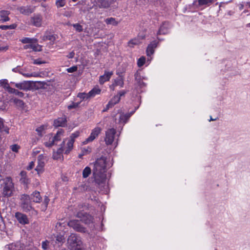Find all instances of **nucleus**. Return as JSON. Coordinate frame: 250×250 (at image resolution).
I'll use <instances>...</instances> for the list:
<instances>
[{
	"label": "nucleus",
	"mask_w": 250,
	"mask_h": 250,
	"mask_svg": "<svg viewBox=\"0 0 250 250\" xmlns=\"http://www.w3.org/2000/svg\"><path fill=\"white\" fill-rule=\"evenodd\" d=\"M8 46L0 47V51H6L8 49Z\"/></svg>",
	"instance_id": "obj_61"
},
{
	"label": "nucleus",
	"mask_w": 250,
	"mask_h": 250,
	"mask_svg": "<svg viewBox=\"0 0 250 250\" xmlns=\"http://www.w3.org/2000/svg\"><path fill=\"white\" fill-rule=\"evenodd\" d=\"M169 23L167 21H165L161 25L157 32V35L167 34L168 31Z\"/></svg>",
	"instance_id": "obj_20"
},
{
	"label": "nucleus",
	"mask_w": 250,
	"mask_h": 250,
	"mask_svg": "<svg viewBox=\"0 0 250 250\" xmlns=\"http://www.w3.org/2000/svg\"><path fill=\"white\" fill-rule=\"evenodd\" d=\"M135 80L137 84L141 87L143 88L146 86V84L143 82L141 76L138 72L135 74Z\"/></svg>",
	"instance_id": "obj_28"
},
{
	"label": "nucleus",
	"mask_w": 250,
	"mask_h": 250,
	"mask_svg": "<svg viewBox=\"0 0 250 250\" xmlns=\"http://www.w3.org/2000/svg\"><path fill=\"white\" fill-rule=\"evenodd\" d=\"M76 216L80 219V220L86 225H90L93 223V218L89 214L83 211H79Z\"/></svg>",
	"instance_id": "obj_8"
},
{
	"label": "nucleus",
	"mask_w": 250,
	"mask_h": 250,
	"mask_svg": "<svg viewBox=\"0 0 250 250\" xmlns=\"http://www.w3.org/2000/svg\"><path fill=\"white\" fill-rule=\"evenodd\" d=\"M46 161V156L44 154H40L38 157V165L35 168L38 174L43 171L45 163Z\"/></svg>",
	"instance_id": "obj_9"
},
{
	"label": "nucleus",
	"mask_w": 250,
	"mask_h": 250,
	"mask_svg": "<svg viewBox=\"0 0 250 250\" xmlns=\"http://www.w3.org/2000/svg\"><path fill=\"white\" fill-rule=\"evenodd\" d=\"M82 154L80 155V157H81V156L85 155L90 152V150H89V148L86 149V148H83L82 149Z\"/></svg>",
	"instance_id": "obj_55"
},
{
	"label": "nucleus",
	"mask_w": 250,
	"mask_h": 250,
	"mask_svg": "<svg viewBox=\"0 0 250 250\" xmlns=\"http://www.w3.org/2000/svg\"><path fill=\"white\" fill-rule=\"evenodd\" d=\"M46 39L50 41H54L55 40V37L53 35H50L46 36Z\"/></svg>",
	"instance_id": "obj_59"
},
{
	"label": "nucleus",
	"mask_w": 250,
	"mask_h": 250,
	"mask_svg": "<svg viewBox=\"0 0 250 250\" xmlns=\"http://www.w3.org/2000/svg\"><path fill=\"white\" fill-rule=\"evenodd\" d=\"M247 5H248V6L250 8V2H248L247 3Z\"/></svg>",
	"instance_id": "obj_64"
},
{
	"label": "nucleus",
	"mask_w": 250,
	"mask_h": 250,
	"mask_svg": "<svg viewBox=\"0 0 250 250\" xmlns=\"http://www.w3.org/2000/svg\"><path fill=\"white\" fill-rule=\"evenodd\" d=\"M63 133L64 131L62 129L58 130L56 134L53 137L51 138L52 142H54L55 145H57L58 142L61 141Z\"/></svg>",
	"instance_id": "obj_27"
},
{
	"label": "nucleus",
	"mask_w": 250,
	"mask_h": 250,
	"mask_svg": "<svg viewBox=\"0 0 250 250\" xmlns=\"http://www.w3.org/2000/svg\"><path fill=\"white\" fill-rule=\"evenodd\" d=\"M0 85L3 87V88L8 92V87H11L9 86V84L8 83L7 80L6 79L0 80Z\"/></svg>",
	"instance_id": "obj_41"
},
{
	"label": "nucleus",
	"mask_w": 250,
	"mask_h": 250,
	"mask_svg": "<svg viewBox=\"0 0 250 250\" xmlns=\"http://www.w3.org/2000/svg\"><path fill=\"white\" fill-rule=\"evenodd\" d=\"M134 112L130 114H121L120 116L119 122L121 123L125 124L127 122L130 117L133 114Z\"/></svg>",
	"instance_id": "obj_30"
},
{
	"label": "nucleus",
	"mask_w": 250,
	"mask_h": 250,
	"mask_svg": "<svg viewBox=\"0 0 250 250\" xmlns=\"http://www.w3.org/2000/svg\"><path fill=\"white\" fill-rule=\"evenodd\" d=\"M113 74V71L109 72L105 71L104 74L103 75L100 76L99 78V83L101 84H103L105 82L109 81Z\"/></svg>",
	"instance_id": "obj_18"
},
{
	"label": "nucleus",
	"mask_w": 250,
	"mask_h": 250,
	"mask_svg": "<svg viewBox=\"0 0 250 250\" xmlns=\"http://www.w3.org/2000/svg\"><path fill=\"white\" fill-rule=\"evenodd\" d=\"M215 120H216V119H213V118H212V117H210V119H209V121H215Z\"/></svg>",
	"instance_id": "obj_63"
},
{
	"label": "nucleus",
	"mask_w": 250,
	"mask_h": 250,
	"mask_svg": "<svg viewBox=\"0 0 250 250\" xmlns=\"http://www.w3.org/2000/svg\"><path fill=\"white\" fill-rule=\"evenodd\" d=\"M45 62H42V61L40 59H36V60H34V62H33V63L35 64H38V65H40V64H42V63H44Z\"/></svg>",
	"instance_id": "obj_56"
},
{
	"label": "nucleus",
	"mask_w": 250,
	"mask_h": 250,
	"mask_svg": "<svg viewBox=\"0 0 250 250\" xmlns=\"http://www.w3.org/2000/svg\"><path fill=\"white\" fill-rule=\"evenodd\" d=\"M107 158L102 156L97 159L94 163L93 169V176L95 184L99 187H104L105 184L107 167H111Z\"/></svg>",
	"instance_id": "obj_1"
},
{
	"label": "nucleus",
	"mask_w": 250,
	"mask_h": 250,
	"mask_svg": "<svg viewBox=\"0 0 250 250\" xmlns=\"http://www.w3.org/2000/svg\"><path fill=\"white\" fill-rule=\"evenodd\" d=\"M79 136V132H75L71 135L70 139L67 143L66 148L65 149V154H68L70 152V151L72 149L75 139V138H77Z\"/></svg>",
	"instance_id": "obj_11"
},
{
	"label": "nucleus",
	"mask_w": 250,
	"mask_h": 250,
	"mask_svg": "<svg viewBox=\"0 0 250 250\" xmlns=\"http://www.w3.org/2000/svg\"><path fill=\"white\" fill-rule=\"evenodd\" d=\"M158 42L156 41H153L148 44L146 49V54L148 56H150L154 52V49L157 46Z\"/></svg>",
	"instance_id": "obj_21"
},
{
	"label": "nucleus",
	"mask_w": 250,
	"mask_h": 250,
	"mask_svg": "<svg viewBox=\"0 0 250 250\" xmlns=\"http://www.w3.org/2000/svg\"><path fill=\"white\" fill-rule=\"evenodd\" d=\"M15 217L19 223L22 225L28 224L29 223L28 218L27 215L24 214L17 212L15 213Z\"/></svg>",
	"instance_id": "obj_16"
},
{
	"label": "nucleus",
	"mask_w": 250,
	"mask_h": 250,
	"mask_svg": "<svg viewBox=\"0 0 250 250\" xmlns=\"http://www.w3.org/2000/svg\"><path fill=\"white\" fill-rule=\"evenodd\" d=\"M10 11L7 10H1L0 11V21L1 22H4L10 20L9 15Z\"/></svg>",
	"instance_id": "obj_24"
},
{
	"label": "nucleus",
	"mask_w": 250,
	"mask_h": 250,
	"mask_svg": "<svg viewBox=\"0 0 250 250\" xmlns=\"http://www.w3.org/2000/svg\"><path fill=\"white\" fill-rule=\"evenodd\" d=\"M68 225L72 228H73L75 230L81 232H85L86 230V229L83 227L79 223V221L77 220H72L69 221L68 223Z\"/></svg>",
	"instance_id": "obj_10"
},
{
	"label": "nucleus",
	"mask_w": 250,
	"mask_h": 250,
	"mask_svg": "<svg viewBox=\"0 0 250 250\" xmlns=\"http://www.w3.org/2000/svg\"><path fill=\"white\" fill-rule=\"evenodd\" d=\"M9 130V129L7 126L4 125L3 120L0 118V132H4L6 134H8Z\"/></svg>",
	"instance_id": "obj_38"
},
{
	"label": "nucleus",
	"mask_w": 250,
	"mask_h": 250,
	"mask_svg": "<svg viewBox=\"0 0 250 250\" xmlns=\"http://www.w3.org/2000/svg\"><path fill=\"white\" fill-rule=\"evenodd\" d=\"M10 83L14 84L18 89L26 91L33 89L35 86V82L30 81H24L19 83L11 82Z\"/></svg>",
	"instance_id": "obj_6"
},
{
	"label": "nucleus",
	"mask_w": 250,
	"mask_h": 250,
	"mask_svg": "<svg viewBox=\"0 0 250 250\" xmlns=\"http://www.w3.org/2000/svg\"><path fill=\"white\" fill-rule=\"evenodd\" d=\"M21 178L20 182L21 184L25 186L26 189L28 188V186L30 182V179L27 177V172L25 171H21L20 174Z\"/></svg>",
	"instance_id": "obj_17"
},
{
	"label": "nucleus",
	"mask_w": 250,
	"mask_h": 250,
	"mask_svg": "<svg viewBox=\"0 0 250 250\" xmlns=\"http://www.w3.org/2000/svg\"><path fill=\"white\" fill-rule=\"evenodd\" d=\"M31 200L35 203H39L41 202L42 198L39 191H35L30 196Z\"/></svg>",
	"instance_id": "obj_25"
},
{
	"label": "nucleus",
	"mask_w": 250,
	"mask_h": 250,
	"mask_svg": "<svg viewBox=\"0 0 250 250\" xmlns=\"http://www.w3.org/2000/svg\"><path fill=\"white\" fill-rule=\"evenodd\" d=\"M101 90L98 86L94 87L89 92L88 94L91 97H93L95 95L99 94L101 93Z\"/></svg>",
	"instance_id": "obj_36"
},
{
	"label": "nucleus",
	"mask_w": 250,
	"mask_h": 250,
	"mask_svg": "<svg viewBox=\"0 0 250 250\" xmlns=\"http://www.w3.org/2000/svg\"><path fill=\"white\" fill-rule=\"evenodd\" d=\"M116 86L115 85V84L113 83L110 86H109V88L111 90H115V88Z\"/></svg>",
	"instance_id": "obj_62"
},
{
	"label": "nucleus",
	"mask_w": 250,
	"mask_h": 250,
	"mask_svg": "<svg viewBox=\"0 0 250 250\" xmlns=\"http://www.w3.org/2000/svg\"><path fill=\"white\" fill-rule=\"evenodd\" d=\"M55 3L58 8L62 7L66 4V0H57Z\"/></svg>",
	"instance_id": "obj_44"
},
{
	"label": "nucleus",
	"mask_w": 250,
	"mask_h": 250,
	"mask_svg": "<svg viewBox=\"0 0 250 250\" xmlns=\"http://www.w3.org/2000/svg\"><path fill=\"white\" fill-rule=\"evenodd\" d=\"M78 67L77 66H73L71 67H69L66 69V71L68 73H73L77 70Z\"/></svg>",
	"instance_id": "obj_53"
},
{
	"label": "nucleus",
	"mask_w": 250,
	"mask_h": 250,
	"mask_svg": "<svg viewBox=\"0 0 250 250\" xmlns=\"http://www.w3.org/2000/svg\"><path fill=\"white\" fill-rule=\"evenodd\" d=\"M44 145L45 146L47 147H50L55 144H54V142H52V138L51 137H49V141L44 142Z\"/></svg>",
	"instance_id": "obj_52"
},
{
	"label": "nucleus",
	"mask_w": 250,
	"mask_h": 250,
	"mask_svg": "<svg viewBox=\"0 0 250 250\" xmlns=\"http://www.w3.org/2000/svg\"><path fill=\"white\" fill-rule=\"evenodd\" d=\"M64 146H65V141H64V140H63L61 145V147H59L56 152H54L53 153V158L54 159L58 160V159H61V158L62 157V154L63 151L64 150L65 151V149L66 148V146L65 147L63 148L64 147Z\"/></svg>",
	"instance_id": "obj_15"
},
{
	"label": "nucleus",
	"mask_w": 250,
	"mask_h": 250,
	"mask_svg": "<svg viewBox=\"0 0 250 250\" xmlns=\"http://www.w3.org/2000/svg\"><path fill=\"white\" fill-rule=\"evenodd\" d=\"M64 236L62 234H57L54 236V238L52 239V243H55V244H62L64 242Z\"/></svg>",
	"instance_id": "obj_29"
},
{
	"label": "nucleus",
	"mask_w": 250,
	"mask_h": 250,
	"mask_svg": "<svg viewBox=\"0 0 250 250\" xmlns=\"http://www.w3.org/2000/svg\"><path fill=\"white\" fill-rule=\"evenodd\" d=\"M20 206L22 210L28 212L33 209L31 205L30 196L26 194H23L20 196Z\"/></svg>",
	"instance_id": "obj_3"
},
{
	"label": "nucleus",
	"mask_w": 250,
	"mask_h": 250,
	"mask_svg": "<svg viewBox=\"0 0 250 250\" xmlns=\"http://www.w3.org/2000/svg\"><path fill=\"white\" fill-rule=\"evenodd\" d=\"M77 97L81 99V101L83 100H85L90 98V96L88 94V93H86L85 92L83 93H79L77 95Z\"/></svg>",
	"instance_id": "obj_42"
},
{
	"label": "nucleus",
	"mask_w": 250,
	"mask_h": 250,
	"mask_svg": "<svg viewBox=\"0 0 250 250\" xmlns=\"http://www.w3.org/2000/svg\"><path fill=\"white\" fill-rule=\"evenodd\" d=\"M3 185L2 194L4 197H10L14 191V184L10 177L2 179L0 175V188Z\"/></svg>",
	"instance_id": "obj_2"
},
{
	"label": "nucleus",
	"mask_w": 250,
	"mask_h": 250,
	"mask_svg": "<svg viewBox=\"0 0 250 250\" xmlns=\"http://www.w3.org/2000/svg\"><path fill=\"white\" fill-rule=\"evenodd\" d=\"M20 148V146L17 144L12 145L10 146L11 149L15 152H18Z\"/></svg>",
	"instance_id": "obj_51"
},
{
	"label": "nucleus",
	"mask_w": 250,
	"mask_h": 250,
	"mask_svg": "<svg viewBox=\"0 0 250 250\" xmlns=\"http://www.w3.org/2000/svg\"><path fill=\"white\" fill-rule=\"evenodd\" d=\"M81 103V101H80L79 102H77V103L72 102L70 105H68L67 108L69 110H71L72 109H75V108H77L78 107H79Z\"/></svg>",
	"instance_id": "obj_46"
},
{
	"label": "nucleus",
	"mask_w": 250,
	"mask_h": 250,
	"mask_svg": "<svg viewBox=\"0 0 250 250\" xmlns=\"http://www.w3.org/2000/svg\"><path fill=\"white\" fill-rule=\"evenodd\" d=\"M91 173V169L89 167H86L83 171V177L84 178L88 177Z\"/></svg>",
	"instance_id": "obj_40"
},
{
	"label": "nucleus",
	"mask_w": 250,
	"mask_h": 250,
	"mask_svg": "<svg viewBox=\"0 0 250 250\" xmlns=\"http://www.w3.org/2000/svg\"><path fill=\"white\" fill-rule=\"evenodd\" d=\"M140 43V40L138 39H137V38H135V39H133L130 40L128 42V45L129 46H130L131 47H133L134 45L138 44Z\"/></svg>",
	"instance_id": "obj_43"
},
{
	"label": "nucleus",
	"mask_w": 250,
	"mask_h": 250,
	"mask_svg": "<svg viewBox=\"0 0 250 250\" xmlns=\"http://www.w3.org/2000/svg\"><path fill=\"white\" fill-rule=\"evenodd\" d=\"M24 49H31L34 51H41L42 50V46L36 43H31L24 45Z\"/></svg>",
	"instance_id": "obj_22"
},
{
	"label": "nucleus",
	"mask_w": 250,
	"mask_h": 250,
	"mask_svg": "<svg viewBox=\"0 0 250 250\" xmlns=\"http://www.w3.org/2000/svg\"><path fill=\"white\" fill-rule=\"evenodd\" d=\"M21 42L22 43H36L38 42V40L35 38H24L21 39Z\"/></svg>",
	"instance_id": "obj_37"
},
{
	"label": "nucleus",
	"mask_w": 250,
	"mask_h": 250,
	"mask_svg": "<svg viewBox=\"0 0 250 250\" xmlns=\"http://www.w3.org/2000/svg\"><path fill=\"white\" fill-rule=\"evenodd\" d=\"M104 21L107 24H110L113 26H116L119 23V21H116L115 18L112 17L105 19Z\"/></svg>",
	"instance_id": "obj_35"
},
{
	"label": "nucleus",
	"mask_w": 250,
	"mask_h": 250,
	"mask_svg": "<svg viewBox=\"0 0 250 250\" xmlns=\"http://www.w3.org/2000/svg\"><path fill=\"white\" fill-rule=\"evenodd\" d=\"M67 243L72 249L74 250H82L81 245L82 242L79 237L76 234L72 233L68 237Z\"/></svg>",
	"instance_id": "obj_4"
},
{
	"label": "nucleus",
	"mask_w": 250,
	"mask_h": 250,
	"mask_svg": "<svg viewBox=\"0 0 250 250\" xmlns=\"http://www.w3.org/2000/svg\"><path fill=\"white\" fill-rule=\"evenodd\" d=\"M213 0H197L194 2V4L196 6H200L204 5H209L213 2Z\"/></svg>",
	"instance_id": "obj_31"
},
{
	"label": "nucleus",
	"mask_w": 250,
	"mask_h": 250,
	"mask_svg": "<svg viewBox=\"0 0 250 250\" xmlns=\"http://www.w3.org/2000/svg\"><path fill=\"white\" fill-rule=\"evenodd\" d=\"M7 250H39L33 246H27L20 242L13 243L5 246Z\"/></svg>",
	"instance_id": "obj_5"
},
{
	"label": "nucleus",
	"mask_w": 250,
	"mask_h": 250,
	"mask_svg": "<svg viewBox=\"0 0 250 250\" xmlns=\"http://www.w3.org/2000/svg\"><path fill=\"white\" fill-rule=\"evenodd\" d=\"M49 242L47 240L42 241V248L43 250H46L49 247Z\"/></svg>",
	"instance_id": "obj_50"
},
{
	"label": "nucleus",
	"mask_w": 250,
	"mask_h": 250,
	"mask_svg": "<svg viewBox=\"0 0 250 250\" xmlns=\"http://www.w3.org/2000/svg\"><path fill=\"white\" fill-rule=\"evenodd\" d=\"M120 96L115 95L108 102L106 105V108L103 110L105 111L109 109L110 108L113 107L114 105L118 103L120 101Z\"/></svg>",
	"instance_id": "obj_23"
},
{
	"label": "nucleus",
	"mask_w": 250,
	"mask_h": 250,
	"mask_svg": "<svg viewBox=\"0 0 250 250\" xmlns=\"http://www.w3.org/2000/svg\"><path fill=\"white\" fill-rule=\"evenodd\" d=\"M47 126L44 125H41L40 127H38L36 129V131L38 132V134L40 136H42V134L43 133V131L45 130V128H46Z\"/></svg>",
	"instance_id": "obj_45"
},
{
	"label": "nucleus",
	"mask_w": 250,
	"mask_h": 250,
	"mask_svg": "<svg viewBox=\"0 0 250 250\" xmlns=\"http://www.w3.org/2000/svg\"><path fill=\"white\" fill-rule=\"evenodd\" d=\"M34 167V162L33 161L31 162L29 165L27 167V169L28 170H31Z\"/></svg>",
	"instance_id": "obj_57"
},
{
	"label": "nucleus",
	"mask_w": 250,
	"mask_h": 250,
	"mask_svg": "<svg viewBox=\"0 0 250 250\" xmlns=\"http://www.w3.org/2000/svg\"><path fill=\"white\" fill-rule=\"evenodd\" d=\"M73 26L75 29V30L79 32H81L83 30V26L79 23L74 24Z\"/></svg>",
	"instance_id": "obj_49"
},
{
	"label": "nucleus",
	"mask_w": 250,
	"mask_h": 250,
	"mask_svg": "<svg viewBox=\"0 0 250 250\" xmlns=\"http://www.w3.org/2000/svg\"><path fill=\"white\" fill-rule=\"evenodd\" d=\"M116 130L112 128H109L105 131L104 141L106 145H110L113 143L115 138Z\"/></svg>",
	"instance_id": "obj_7"
},
{
	"label": "nucleus",
	"mask_w": 250,
	"mask_h": 250,
	"mask_svg": "<svg viewBox=\"0 0 250 250\" xmlns=\"http://www.w3.org/2000/svg\"><path fill=\"white\" fill-rule=\"evenodd\" d=\"M8 92L9 93L14 94L15 95L18 96L20 98H23L25 94L22 92L19 91L18 89L13 88L12 87H8Z\"/></svg>",
	"instance_id": "obj_32"
},
{
	"label": "nucleus",
	"mask_w": 250,
	"mask_h": 250,
	"mask_svg": "<svg viewBox=\"0 0 250 250\" xmlns=\"http://www.w3.org/2000/svg\"><path fill=\"white\" fill-rule=\"evenodd\" d=\"M11 101L13 102L19 108H21V109L23 108L25 104L23 101L16 98H13L11 99Z\"/></svg>",
	"instance_id": "obj_33"
},
{
	"label": "nucleus",
	"mask_w": 250,
	"mask_h": 250,
	"mask_svg": "<svg viewBox=\"0 0 250 250\" xmlns=\"http://www.w3.org/2000/svg\"><path fill=\"white\" fill-rule=\"evenodd\" d=\"M17 25L15 24H12L10 25H1L0 26V29L2 30H6L8 29H15Z\"/></svg>",
	"instance_id": "obj_47"
},
{
	"label": "nucleus",
	"mask_w": 250,
	"mask_h": 250,
	"mask_svg": "<svg viewBox=\"0 0 250 250\" xmlns=\"http://www.w3.org/2000/svg\"><path fill=\"white\" fill-rule=\"evenodd\" d=\"M49 199L48 198V197L47 196H45L44 198V200H43V206H44L43 209H46V208L47 207L48 204L49 203Z\"/></svg>",
	"instance_id": "obj_54"
},
{
	"label": "nucleus",
	"mask_w": 250,
	"mask_h": 250,
	"mask_svg": "<svg viewBox=\"0 0 250 250\" xmlns=\"http://www.w3.org/2000/svg\"><path fill=\"white\" fill-rule=\"evenodd\" d=\"M115 85L120 86L121 87H123L124 85V80L122 78L119 77L115 79L113 82Z\"/></svg>",
	"instance_id": "obj_39"
},
{
	"label": "nucleus",
	"mask_w": 250,
	"mask_h": 250,
	"mask_svg": "<svg viewBox=\"0 0 250 250\" xmlns=\"http://www.w3.org/2000/svg\"><path fill=\"white\" fill-rule=\"evenodd\" d=\"M42 17L41 15H35L33 16L31 19V23L37 27H40L42 23Z\"/></svg>",
	"instance_id": "obj_19"
},
{
	"label": "nucleus",
	"mask_w": 250,
	"mask_h": 250,
	"mask_svg": "<svg viewBox=\"0 0 250 250\" xmlns=\"http://www.w3.org/2000/svg\"><path fill=\"white\" fill-rule=\"evenodd\" d=\"M126 93V91L122 90V91H120L119 92H118V94L116 95L120 96V98L121 99V97L123 96H124Z\"/></svg>",
	"instance_id": "obj_58"
},
{
	"label": "nucleus",
	"mask_w": 250,
	"mask_h": 250,
	"mask_svg": "<svg viewBox=\"0 0 250 250\" xmlns=\"http://www.w3.org/2000/svg\"><path fill=\"white\" fill-rule=\"evenodd\" d=\"M146 62L145 57L142 56L140 57L137 61V65L139 67H142Z\"/></svg>",
	"instance_id": "obj_48"
},
{
	"label": "nucleus",
	"mask_w": 250,
	"mask_h": 250,
	"mask_svg": "<svg viewBox=\"0 0 250 250\" xmlns=\"http://www.w3.org/2000/svg\"><path fill=\"white\" fill-rule=\"evenodd\" d=\"M66 120L65 117H59L54 121V125L56 127L64 126L66 125Z\"/></svg>",
	"instance_id": "obj_26"
},
{
	"label": "nucleus",
	"mask_w": 250,
	"mask_h": 250,
	"mask_svg": "<svg viewBox=\"0 0 250 250\" xmlns=\"http://www.w3.org/2000/svg\"><path fill=\"white\" fill-rule=\"evenodd\" d=\"M96 4L94 5V7L100 8H107L112 3V0H95Z\"/></svg>",
	"instance_id": "obj_14"
},
{
	"label": "nucleus",
	"mask_w": 250,
	"mask_h": 250,
	"mask_svg": "<svg viewBox=\"0 0 250 250\" xmlns=\"http://www.w3.org/2000/svg\"><path fill=\"white\" fill-rule=\"evenodd\" d=\"M12 71L14 72H18L24 77L27 78H30L32 77H38L40 75L37 72L25 73L23 69L20 68V66H18L17 67L13 68Z\"/></svg>",
	"instance_id": "obj_12"
},
{
	"label": "nucleus",
	"mask_w": 250,
	"mask_h": 250,
	"mask_svg": "<svg viewBox=\"0 0 250 250\" xmlns=\"http://www.w3.org/2000/svg\"><path fill=\"white\" fill-rule=\"evenodd\" d=\"M101 131V129L100 127H95L92 130L90 136L83 142V144L85 145L93 141L99 135Z\"/></svg>",
	"instance_id": "obj_13"
},
{
	"label": "nucleus",
	"mask_w": 250,
	"mask_h": 250,
	"mask_svg": "<svg viewBox=\"0 0 250 250\" xmlns=\"http://www.w3.org/2000/svg\"><path fill=\"white\" fill-rule=\"evenodd\" d=\"M75 53L74 51H72L70 52L68 55L67 56V57L69 59H72L74 57Z\"/></svg>",
	"instance_id": "obj_60"
},
{
	"label": "nucleus",
	"mask_w": 250,
	"mask_h": 250,
	"mask_svg": "<svg viewBox=\"0 0 250 250\" xmlns=\"http://www.w3.org/2000/svg\"><path fill=\"white\" fill-rule=\"evenodd\" d=\"M18 10L21 13L24 15H28L32 12L31 9L27 6H22L18 8Z\"/></svg>",
	"instance_id": "obj_34"
}]
</instances>
